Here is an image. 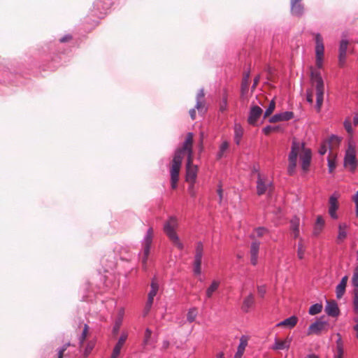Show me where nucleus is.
I'll use <instances>...</instances> for the list:
<instances>
[{
  "instance_id": "30",
  "label": "nucleus",
  "mask_w": 358,
  "mask_h": 358,
  "mask_svg": "<svg viewBox=\"0 0 358 358\" xmlns=\"http://www.w3.org/2000/svg\"><path fill=\"white\" fill-rule=\"evenodd\" d=\"M249 77H250V73H246L243 78L242 83H241V94H242V95H244L248 91L249 84H250Z\"/></svg>"
},
{
  "instance_id": "56",
  "label": "nucleus",
  "mask_w": 358,
  "mask_h": 358,
  "mask_svg": "<svg viewBox=\"0 0 358 358\" xmlns=\"http://www.w3.org/2000/svg\"><path fill=\"white\" fill-rule=\"evenodd\" d=\"M217 192L219 195V198H220V203H221L222 200V198H223V190H222V185H219L218 186V189L217 190Z\"/></svg>"
},
{
  "instance_id": "40",
  "label": "nucleus",
  "mask_w": 358,
  "mask_h": 358,
  "mask_svg": "<svg viewBox=\"0 0 358 358\" xmlns=\"http://www.w3.org/2000/svg\"><path fill=\"white\" fill-rule=\"evenodd\" d=\"M229 148V143L227 141H224L220 147V150L217 153V158L218 159H220L221 157H222L224 152Z\"/></svg>"
},
{
  "instance_id": "53",
  "label": "nucleus",
  "mask_w": 358,
  "mask_h": 358,
  "mask_svg": "<svg viewBox=\"0 0 358 358\" xmlns=\"http://www.w3.org/2000/svg\"><path fill=\"white\" fill-rule=\"evenodd\" d=\"M204 92L203 90H200L196 94V101H204Z\"/></svg>"
},
{
  "instance_id": "64",
  "label": "nucleus",
  "mask_w": 358,
  "mask_h": 358,
  "mask_svg": "<svg viewBox=\"0 0 358 358\" xmlns=\"http://www.w3.org/2000/svg\"><path fill=\"white\" fill-rule=\"evenodd\" d=\"M354 329L356 331V337L358 338V322L354 327Z\"/></svg>"
},
{
  "instance_id": "52",
  "label": "nucleus",
  "mask_w": 358,
  "mask_h": 358,
  "mask_svg": "<svg viewBox=\"0 0 358 358\" xmlns=\"http://www.w3.org/2000/svg\"><path fill=\"white\" fill-rule=\"evenodd\" d=\"M72 40V36L67 34L59 39L60 43H67Z\"/></svg>"
},
{
  "instance_id": "9",
  "label": "nucleus",
  "mask_w": 358,
  "mask_h": 358,
  "mask_svg": "<svg viewBox=\"0 0 358 358\" xmlns=\"http://www.w3.org/2000/svg\"><path fill=\"white\" fill-rule=\"evenodd\" d=\"M152 238L153 229L152 227H150L147 231L143 245V256L142 257V264L143 266L146 264L150 254V246L152 243Z\"/></svg>"
},
{
  "instance_id": "1",
  "label": "nucleus",
  "mask_w": 358,
  "mask_h": 358,
  "mask_svg": "<svg viewBox=\"0 0 358 358\" xmlns=\"http://www.w3.org/2000/svg\"><path fill=\"white\" fill-rule=\"evenodd\" d=\"M192 146L193 134L188 133L182 145L176 150L171 164L170 174L172 189H176L177 187L182 161L185 155L187 156L186 164V181L190 184V188H193L197 176L198 167L193 164L194 157Z\"/></svg>"
},
{
  "instance_id": "25",
  "label": "nucleus",
  "mask_w": 358,
  "mask_h": 358,
  "mask_svg": "<svg viewBox=\"0 0 358 358\" xmlns=\"http://www.w3.org/2000/svg\"><path fill=\"white\" fill-rule=\"evenodd\" d=\"M298 318L296 316H292L278 323L277 326L293 328L296 324Z\"/></svg>"
},
{
  "instance_id": "55",
  "label": "nucleus",
  "mask_w": 358,
  "mask_h": 358,
  "mask_svg": "<svg viewBox=\"0 0 358 358\" xmlns=\"http://www.w3.org/2000/svg\"><path fill=\"white\" fill-rule=\"evenodd\" d=\"M315 64L317 68L321 69L322 67L323 57H315Z\"/></svg>"
},
{
  "instance_id": "27",
  "label": "nucleus",
  "mask_w": 358,
  "mask_h": 358,
  "mask_svg": "<svg viewBox=\"0 0 358 358\" xmlns=\"http://www.w3.org/2000/svg\"><path fill=\"white\" fill-rule=\"evenodd\" d=\"M290 229L292 230L294 238L299 236V218L294 217L290 222Z\"/></svg>"
},
{
  "instance_id": "10",
  "label": "nucleus",
  "mask_w": 358,
  "mask_h": 358,
  "mask_svg": "<svg viewBox=\"0 0 358 358\" xmlns=\"http://www.w3.org/2000/svg\"><path fill=\"white\" fill-rule=\"evenodd\" d=\"M159 289L158 284L155 279H153L151 282V290L148 294V299L144 310V316H145L150 311L153 303L154 297L156 296Z\"/></svg>"
},
{
  "instance_id": "21",
  "label": "nucleus",
  "mask_w": 358,
  "mask_h": 358,
  "mask_svg": "<svg viewBox=\"0 0 358 358\" xmlns=\"http://www.w3.org/2000/svg\"><path fill=\"white\" fill-rule=\"evenodd\" d=\"M254 304L255 296L253 294L250 293L243 299L241 308L243 312L248 313L250 310L253 307Z\"/></svg>"
},
{
  "instance_id": "50",
  "label": "nucleus",
  "mask_w": 358,
  "mask_h": 358,
  "mask_svg": "<svg viewBox=\"0 0 358 358\" xmlns=\"http://www.w3.org/2000/svg\"><path fill=\"white\" fill-rule=\"evenodd\" d=\"M269 122L271 123H275V122H281L280 120V116L278 114H275L273 116H272L270 119H269Z\"/></svg>"
},
{
  "instance_id": "32",
  "label": "nucleus",
  "mask_w": 358,
  "mask_h": 358,
  "mask_svg": "<svg viewBox=\"0 0 358 358\" xmlns=\"http://www.w3.org/2000/svg\"><path fill=\"white\" fill-rule=\"evenodd\" d=\"M336 155L332 152H329L328 156V166L330 173H332L336 168Z\"/></svg>"
},
{
  "instance_id": "51",
  "label": "nucleus",
  "mask_w": 358,
  "mask_h": 358,
  "mask_svg": "<svg viewBox=\"0 0 358 358\" xmlns=\"http://www.w3.org/2000/svg\"><path fill=\"white\" fill-rule=\"evenodd\" d=\"M313 90H308L307 91L306 100L310 103H313Z\"/></svg>"
},
{
  "instance_id": "35",
  "label": "nucleus",
  "mask_w": 358,
  "mask_h": 358,
  "mask_svg": "<svg viewBox=\"0 0 358 358\" xmlns=\"http://www.w3.org/2000/svg\"><path fill=\"white\" fill-rule=\"evenodd\" d=\"M322 310V305L321 303H315L310 307L308 313L311 315H315L320 313Z\"/></svg>"
},
{
  "instance_id": "62",
  "label": "nucleus",
  "mask_w": 358,
  "mask_h": 358,
  "mask_svg": "<svg viewBox=\"0 0 358 358\" xmlns=\"http://www.w3.org/2000/svg\"><path fill=\"white\" fill-rule=\"evenodd\" d=\"M216 358H225L224 353L223 352H220L216 355Z\"/></svg>"
},
{
  "instance_id": "26",
  "label": "nucleus",
  "mask_w": 358,
  "mask_h": 358,
  "mask_svg": "<svg viewBox=\"0 0 358 358\" xmlns=\"http://www.w3.org/2000/svg\"><path fill=\"white\" fill-rule=\"evenodd\" d=\"M324 220L322 218L321 215H318L317 217V220L315 224L313 234L315 236H317L322 231L323 227L324 226Z\"/></svg>"
},
{
  "instance_id": "23",
  "label": "nucleus",
  "mask_w": 358,
  "mask_h": 358,
  "mask_svg": "<svg viewBox=\"0 0 358 358\" xmlns=\"http://www.w3.org/2000/svg\"><path fill=\"white\" fill-rule=\"evenodd\" d=\"M348 226L345 223H340L338 225V234L337 236V241L338 243L343 242L347 237V229Z\"/></svg>"
},
{
  "instance_id": "22",
  "label": "nucleus",
  "mask_w": 358,
  "mask_h": 358,
  "mask_svg": "<svg viewBox=\"0 0 358 358\" xmlns=\"http://www.w3.org/2000/svg\"><path fill=\"white\" fill-rule=\"evenodd\" d=\"M348 280V277L347 275L344 276L341 279L340 283L336 286V297L338 299H341L345 294Z\"/></svg>"
},
{
  "instance_id": "11",
  "label": "nucleus",
  "mask_w": 358,
  "mask_h": 358,
  "mask_svg": "<svg viewBox=\"0 0 358 358\" xmlns=\"http://www.w3.org/2000/svg\"><path fill=\"white\" fill-rule=\"evenodd\" d=\"M339 194L335 192L332 194L329 199V213L332 219H338V215L336 214V210L338 208V199L339 197Z\"/></svg>"
},
{
  "instance_id": "60",
  "label": "nucleus",
  "mask_w": 358,
  "mask_h": 358,
  "mask_svg": "<svg viewBox=\"0 0 358 358\" xmlns=\"http://www.w3.org/2000/svg\"><path fill=\"white\" fill-rule=\"evenodd\" d=\"M169 342L168 341H163V343H162V348L164 349H167L169 347Z\"/></svg>"
},
{
  "instance_id": "54",
  "label": "nucleus",
  "mask_w": 358,
  "mask_h": 358,
  "mask_svg": "<svg viewBox=\"0 0 358 358\" xmlns=\"http://www.w3.org/2000/svg\"><path fill=\"white\" fill-rule=\"evenodd\" d=\"M352 200L356 205V215H357V216H358V191L353 196Z\"/></svg>"
},
{
  "instance_id": "59",
  "label": "nucleus",
  "mask_w": 358,
  "mask_h": 358,
  "mask_svg": "<svg viewBox=\"0 0 358 358\" xmlns=\"http://www.w3.org/2000/svg\"><path fill=\"white\" fill-rule=\"evenodd\" d=\"M189 115L192 120H194L196 117V110L194 108L191 109L189 111Z\"/></svg>"
},
{
  "instance_id": "45",
  "label": "nucleus",
  "mask_w": 358,
  "mask_h": 358,
  "mask_svg": "<svg viewBox=\"0 0 358 358\" xmlns=\"http://www.w3.org/2000/svg\"><path fill=\"white\" fill-rule=\"evenodd\" d=\"M196 108L199 113H204L205 109V101H196Z\"/></svg>"
},
{
  "instance_id": "28",
  "label": "nucleus",
  "mask_w": 358,
  "mask_h": 358,
  "mask_svg": "<svg viewBox=\"0 0 358 358\" xmlns=\"http://www.w3.org/2000/svg\"><path fill=\"white\" fill-rule=\"evenodd\" d=\"M292 12L293 14L299 15L303 12V6L301 0H292Z\"/></svg>"
},
{
  "instance_id": "58",
  "label": "nucleus",
  "mask_w": 358,
  "mask_h": 358,
  "mask_svg": "<svg viewBox=\"0 0 358 358\" xmlns=\"http://www.w3.org/2000/svg\"><path fill=\"white\" fill-rule=\"evenodd\" d=\"M259 76H257L255 79H254V83H253V85L252 87V90H254L256 87V86L258 85L259 83Z\"/></svg>"
},
{
  "instance_id": "63",
  "label": "nucleus",
  "mask_w": 358,
  "mask_h": 358,
  "mask_svg": "<svg viewBox=\"0 0 358 358\" xmlns=\"http://www.w3.org/2000/svg\"><path fill=\"white\" fill-rule=\"evenodd\" d=\"M353 123L355 126L358 125V115H356L353 118Z\"/></svg>"
},
{
  "instance_id": "13",
  "label": "nucleus",
  "mask_w": 358,
  "mask_h": 358,
  "mask_svg": "<svg viewBox=\"0 0 358 358\" xmlns=\"http://www.w3.org/2000/svg\"><path fill=\"white\" fill-rule=\"evenodd\" d=\"M127 338L128 334L126 332H122L113 350L110 358H118L120 355L121 349L125 344Z\"/></svg>"
},
{
  "instance_id": "37",
  "label": "nucleus",
  "mask_w": 358,
  "mask_h": 358,
  "mask_svg": "<svg viewBox=\"0 0 358 358\" xmlns=\"http://www.w3.org/2000/svg\"><path fill=\"white\" fill-rule=\"evenodd\" d=\"M275 108V102L273 99L270 102L267 109L266 110V111L264 113V118L265 119V118L268 117L273 113V112L274 111Z\"/></svg>"
},
{
  "instance_id": "4",
  "label": "nucleus",
  "mask_w": 358,
  "mask_h": 358,
  "mask_svg": "<svg viewBox=\"0 0 358 358\" xmlns=\"http://www.w3.org/2000/svg\"><path fill=\"white\" fill-rule=\"evenodd\" d=\"M178 221L175 217H171L164 226V231L172 243L179 250L183 249V244L176 232Z\"/></svg>"
},
{
  "instance_id": "48",
  "label": "nucleus",
  "mask_w": 358,
  "mask_h": 358,
  "mask_svg": "<svg viewBox=\"0 0 358 358\" xmlns=\"http://www.w3.org/2000/svg\"><path fill=\"white\" fill-rule=\"evenodd\" d=\"M344 127L349 134H352L353 130L352 128L351 122L348 120L345 121Z\"/></svg>"
},
{
  "instance_id": "42",
  "label": "nucleus",
  "mask_w": 358,
  "mask_h": 358,
  "mask_svg": "<svg viewBox=\"0 0 358 358\" xmlns=\"http://www.w3.org/2000/svg\"><path fill=\"white\" fill-rule=\"evenodd\" d=\"M152 335V331L150 329H146L145 331V336L143 339V345H148L150 343V340Z\"/></svg>"
},
{
  "instance_id": "14",
  "label": "nucleus",
  "mask_w": 358,
  "mask_h": 358,
  "mask_svg": "<svg viewBox=\"0 0 358 358\" xmlns=\"http://www.w3.org/2000/svg\"><path fill=\"white\" fill-rule=\"evenodd\" d=\"M263 110L258 106H252L250 108L248 122L251 125H255L257 121V120L262 115Z\"/></svg>"
},
{
  "instance_id": "49",
  "label": "nucleus",
  "mask_w": 358,
  "mask_h": 358,
  "mask_svg": "<svg viewBox=\"0 0 358 358\" xmlns=\"http://www.w3.org/2000/svg\"><path fill=\"white\" fill-rule=\"evenodd\" d=\"M257 292H258V294L261 297H264L265 294H266V287L264 286V285L258 286L257 287Z\"/></svg>"
},
{
  "instance_id": "38",
  "label": "nucleus",
  "mask_w": 358,
  "mask_h": 358,
  "mask_svg": "<svg viewBox=\"0 0 358 358\" xmlns=\"http://www.w3.org/2000/svg\"><path fill=\"white\" fill-rule=\"evenodd\" d=\"M197 315V310L196 308H191L187 313V320L189 322H192L195 320Z\"/></svg>"
},
{
  "instance_id": "41",
  "label": "nucleus",
  "mask_w": 358,
  "mask_h": 358,
  "mask_svg": "<svg viewBox=\"0 0 358 358\" xmlns=\"http://www.w3.org/2000/svg\"><path fill=\"white\" fill-rule=\"evenodd\" d=\"M338 340L336 341V352L339 353H344L343 343L342 341L341 336L338 334Z\"/></svg>"
},
{
  "instance_id": "47",
  "label": "nucleus",
  "mask_w": 358,
  "mask_h": 358,
  "mask_svg": "<svg viewBox=\"0 0 358 358\" xmlns=\"http://www.w3.org/2000/svg\"><path fill=\"white\" fill-rule=\"evenodd\" d=\"M70 346V343H66L64 346L58 351V358H63L64 352L66 350L67 348Z\"/></svg>"
},
{
  "instance_id": "61",
  "label": "nucleus",
  "mask_w": 358,
  "mask_h": 358,
  "mask_svg": "<svg viewBox=\"0 0 358 358\" xmlns=\"http://www.w3.org/2000/svg\"><path fill=\"white\" fill-rule=\"evenodd\" d=\"M343 354L344 353H339L338 352H336L334 358H343Z\"/></svg>"
},
{
  "instance_id": "44",
  "label": "nucleus",
  "mask_w": 358,
  "mask_h": 358,
  "mask_svg": "<svg viewBox=\"0 0 358 358\" xmlns=\"http://www.w3.org/2000/svg\"><path fill=\"white\" fill-rule=\"evenodd\" d=\"M88 330H89L88 326L87 324H85L82 335L80 338V343L81 345H83V342L85 341V340L86 339V338L88 335Z\"/></svg>"
},
{
  "instance_id": "20",
  "label": "nucleus",
  "mask_w": 358,
  "mask_h": 358,
  "mask_svg": "<svg viewBox=\"0 0 358 358\" xmlns=\"http://www.w3.org/2000/svg\"><path fill=\"white\" fill-rule=\"evenodd\" d=\"M339 143H340V139L337 136H331L329 138V139L328 140V142H326L323 145H321V147L319 150V153L321 155H324L327 152V143L329 144V148H331V147H333L334 145H338Z\"/></svg>"
},
{
  "instance_id": "18",
  "label": "nucleus",
  "mask_w": 358,
  "mask_h": 358,
  "mask_svg": "<svg viewBox=\"0 0 358 358\" xmlns=\"http://www.w3.org/2000/svg\"><path fill=\"white\" fill-rule=\"evenodd\" d=\"M315 57H324V46L323 39L320 34H315Z\"/></svg>"
},
{
  "instance_id": "29",
  "label": "nucleus",
  "mask_w": 358,
  "mask_h": 358,
  "mask_svg": "<svg viewBox=\"0 0 358 358\" xmlns=\"http://www.w3.org/2000/svg\"><path fill=\"white\" fill-rule=\"evenodd\" d=\"M247 345H248V338L245 336H241L240 338V343L238 346L237 352L236 353L243 356Z\"/></svg>"
},
{
  "instance_id": "34",
  "label": "nucleus",
  "mask_w": 358,
  "mask_h": 358,
  "mask_svg": "<svg viewBox=\"0 0 358 358\" xmlns=\"http://www.w3.org/2000/svg\"><path fill=\"white\" fill-rule=\"evenodd\" d=\"M122 317H123V312H120L117 319L116 320V321L115 322V325L113 327V333L114 335H116L119 331L120 326L122 325Z\"/></svg>"
},
{
  "instance_id": "43",
  "label": "nucleus",
  "mask_w": 358,
  "mask_h": 358,
  "mask_svg": "<svg viewBox=\"0 0 358 358\" xmlns=\"http://www.w3.org/2000/svg\"><path fill=\"white\" fill-rule=\"evenodd\" d=\"M268 233V229L264 227H259L255 229V234L257 238H261L263 236L267 234Z\"/></svg>"
},
{
  "instance_id": "57",
  "label": "nucleus",
  "mask_w": 358,
  "mask_h": 358,
  "mask_svg": "<svg viewBox=\"0 0 358 358\" xmlns=\"http://www.w3.org/2000/svg\"><path fill=\"white\" fill-rule=\"evenodd\" d=\"M92 348H93V346H92V345H88L86 347L85 350L84 355H85V357L88 356V355H89V354L91 352V351H92Z\"/></svg>"
},
{
  "instance_id": "7",
  "label": "nucleus",
  "mask_w": 358,
  "mask_h": 358,
  "mask_svg": "<svg viewBox=\"0 0 358 358\" xmlns=\"http://www.w3.org/2000/svg\"><path fill=\"white\" fill-rule=\"evenodd\" d=\"M273 190V183L267 177L262 176L260 173L257 175V193L258 195L264 194H270Z\"/></svg>"
},
{
  "instance_id": "24",
  "label": "nucleus",
  "mask_w": 358,
  "mask_h": 358,
  "mask_svg": "<svg viewBox=\"0 0 358 358\" xmlns=\"http://www.w3.org/2000/svg\"><path fill=\"white\" fill-rule=\"evenodd\" d=\"M220 286V282L217 280H213L210 286L206 289V299H210L213 294L218 289Z\"/></svg>"
},
{
  "instance_id": "17",
  "label": "nucleus",
  "mask_w": 358,
  "mask_h": 358,
  "mask_svg": "<svg viewBox=\"0 0 358 358\" xmlns=\"http://www.w3.org/2000/svg\"><path fill=\"white\" fill-rule=\"evenodd\" d=\"M326 313L331 317H336L339 315V308L336 301H327L325 306Z\"/></svg>"
},
{
  "instance_id": "6",
  "label": "nucleus",
  "mask_w": 358,
  "mask_h": 358,
  "mask_svg": "<svg viewBox=\"0 0 358 358\" xmlns=\"http://www.w3.org/2000/svg\"><path fill=\"white\" fill-rule=\"evenodd\" d=\"M329 327L330 325L329 322L324 320L323 317H321L309 326L307 335H320L322 332H327L329 330Z\"/></svg>"
},
{
  "instance_id": "16",
  "label": "nucleus",
  "mask_w": 358,
  "mask_h": 358,
  "mask_svg": "<svg viewBox=\"0 0 358 358\" xmlns=\"http://www.w3.org/2000/svg\"><path fill=\"white\" fill-rule=\"evenodd\" d=\"M348 46V41L347 40H342L339 46V55L338 63L340 66H343L347 57V50Z\"/></svg>"
},
{
  "instance_id": "36",
  "label": "nucleus",
  "mask_w": 358,
  "mask_h": 358,
  "mask_svg": "<svg viewBox=\"0 0 358 358\" xmlns=\"http://www.w3.org/2000/svg\"><path fill=\"white\" fill-rule=\"evenodd\" d=\"M306 247L303 243V240L301 238L298 244L297 248V256L299 259H302L304 257Z\"/></svg>"
},
{
  "instance_id": "2",
  "label": "nucleus",
  "mask_w": 358,
  "mask_h": 358,
  "mask_svg": "<svg viewBox=\"0 0 358 358\" xmlns=\"http://www.w3.org/2000/svg\"><path fill=\"white\" fill-rule=\"evenodd\" d=\"M298 155H300L302 169L304 171H307L309 169L312 157L310 149L305 148L303 143L294 141L291 152L289 155L287 172L289 175H292L294 173Z\"/></svg>"
},
{
  "instance_id": "5",
  "label": "nucleus",
  "mask_w": 358,
  "mask_h": 358,
  "mask_svg": "<svg viewBox=\"0 0 358 358\" xmlns=\"http://www.w3.org/2000/svg\"><path fill=\"white\" fill-rule=\"evenodd\" d=\"M357 166V161L356 159L355 147L350 143L345 152L344 158V166L348 169L350 171L354 172Z\"/></svg>"
},
{
  "instance_id": "3",
  "label": "nucleus",
  "mask_w": 358,
  "mask_h": 358,
  "mask_svg": "<svg viewBox=\"0 0 358 358\" xmlns=\"http://www.w3.org/2000/svg\"><path fill=\"white\" fill-rule=\"evenodd\" d=\"M310 83L313 87L316 90V109L318 112L320 111L323 103L324 93V84L320 73L310 68Z\"/></svg>"
},
{
  "instance_id": "31",
  "label": "nucleus",
  "mask_w": 358,
  "mask_h": 358,
  "mask_svg": "<svg viewBox=\"0 0 358 358\" xmlns=\"http://www.w3.org/2000/svg\"><path fill=\"white\" fill-rule=\"evenodd\" d=\"M234 140L236 144H239L243 134V129L240 124H236L234 127Z\"/></svg>"
},
{
  "instance_id": "19",
  "label": "nucleus",
  "mask_w": 358,
  "mask_h": 358,
  "mask_svg": "<svg viewBox=\"0 0 358 358\" xmlns=\"http://www.w3.org/2000/svg\"><path fill=\"white\" fill-rule=\"evenodd\" d=\"M292 338L287 337L284 341L275 338L274 345L272 349L274 350H280L288 349L290 346Z\"/></svg>"
},
{
  "instance_id": "39",
  "label": "nucleus",
  "mask_w": 358,
  "mask_h": 358,
  "mask_svg": "<svg viewBox=\"0 0 358 358\" xmlns=\"http://www.w3.org/2000/svg\"><path fill=\"white\" fill-rule=\"evenodd\" d=\"M279 115L280 116L281 121L289 120L292 119L294 117V113L290 111H285V112L279 113Z\"/></svg>"
},
{
  "instance_id": "46",
  "label": "nucleus",
  "mask_w": 358,
  "mask_h": 358,
  "mask_svg": "<svg viewBox=\"0 0 358 358\" xmlns=\"http://www.w3.org/2000/svg\"><path fill=\"white\" fill-rule=\"evenodd\" d=\"M227 96L224 95L222 101L220 103V111L224 112L227 110Z\"/></svg>"
},
{
  "instance_id": "8",
  "label": "nucleus",
  "mask_w": 358,
  "mask_h": 358,
  "mask_svg": "<svg viewBox=\"0 0 358 358\" xmlns=\"http://www.w3.org/2000/svg\"><path fill=\"white\" fill-rule=\"evenodd\" d=\"M203 245L201 242H197L195 248V255L194 262V273L199 275L201 273V259L203 257Z\"/></svg>"
},
{
  "instance_id": "33",
  "label": "nucleus",
  "mask_w": 358,
  "mask_h": 358,
  "mask_svg": "<svg viewBox=\"0 0 358 358\" xmlns=\"http://www.w3.org/2000/svg\"><path fill=\"white\" fill-rule=\"evenodd\" d=\"M282 131V128L280 126H267L263 129V132L265 135H269L273 132Z\"/></svg>"
},
{
  "instance_id": "15",
  "label": "nucleus",
  "mask_w": 358,
  "mask_h": 358,
  "mask_svg": "<svg viewBox=\"0 0 358 358\" xmlns=\"http://www.w3.org/2000/svg\"><path fill=\"white\" fill-rule=\"evenodd\" d=\"M251 238H252L254 241H252L250 246V261L252 264L256 265L257 263L260 243L255 240V236L254 234L251 235Z\"/></svg>"
},
{
  "instance_id": "12",
  "label": "nucleus",
  "mask_w": 358,
  "mask_h": 358,
  "mask_svg": "<svg viewBox=\"0 0 358 358\" xmlns=\"http://www.w3.org/2000/svg\"><path fill=\"white\" fill-rule=\"evenodd\" d=\"M352 281V284L354 286V289H353L354 310L356 313H358V267H357L354 270Z\"/></svg>"
}]
</instances>
